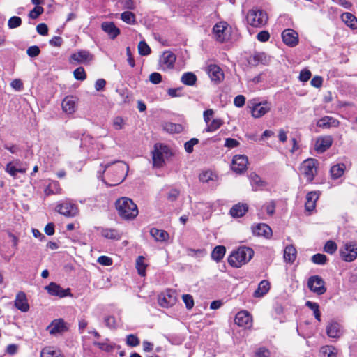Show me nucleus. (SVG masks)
<instances>
[{"mask_svg":"<svg viewBox=\"0 0 357 357\" xmlns=\"http://www.w3.org/2000/svg\"><path fill=\"white\" fill-rule=\"evenodd\" d=\"M115 206L119 215L124 220H132L138 215L137 206L130 198L119 199Z\"/></svg>","mask_w":357,"mask_h":357,"instance_id":"nucleus-1","label":"nucleus"},{"mask_svg":"<svg viewBox=\"0 0 357 357\" xmlns=\"http://www.w3.org/2000/svg\"><path fill=\"white\" fill-rule=\"evenodd\" d=\"M253 255L252 249L242 246L231 253L228 258V263L232 267L239 268L250 261Z\"/></svg>","mask_w":357,"mask_h":357,"instance_id":"nucleus-2","label":"nucleus"},{"mask_svg":"<svg viewBox=\"0 0 357 357\" xmlns=\"http://www.w3.org/2000/svg\"><path fill=\"white\" fill-rule=\"evenodd\" d=\"M248 24L257 28L264 26L268 22V15L262 10L253 8L250 10L245 17Z\"/></svg>","mask_w":357,"mask_h":357,"instance_id":"nucleus-3","label":"nucleus"},{"mask_svg":"<svg viewBox=\"0 0 357 357\" xmlns=\"http://www.w3.org/2000/svg\"><path fill=\"white\" fill-rule=\"evenodd\" d=\"M172 155L169 147L162 144H155L152 151V159L154 167H161L165 164V160Z\"/></svg>","mask_w":357,"mask_h":357,"instance_id":"nucleus-4","label":"nucleus"},{"mask_svg":"<svg viewBox=\"0 0 357 357\" xmlns=\"http://www.w3.org/2000/svg\"><path fill=\"white\" fill-rule=\"evenodd\" d=\"M317 165L318 162L314 158H308L302 162L301 171L308 183H311L314 180L317 172Z\"/></svg>","mask_w":357,"mask_h":357,"instance_id":"nucleus-5","label":"nucleus"},{"mask_svg":"<svg viewBox=\"0 0 357 357\" xmlns=\"http://www.w3.org/2000/svg\"><path fill=\"white\" fill-rule=\"evenodd\" d=\"M341 258L347 262H351L357 258V243L348 241L340 249Z\"/></svg>","mask_w":357,"mask_h":357,"instance_id":"nucleus-6","label":"nucleus"},{"mask_svg":"<svg viewBox=\"0 0 357 357\" xmlns=\"http://www.w3.org/2000/svg\"><path fill=\"white\" fill-rule=\"evenodd\" d=\"M307 287L310 291L317 295H322L326 291L325 282L324 280L319 275H314L309 278L307 281Z\"/></svg>","mask_w":357,"mask_h":357,"instance_id":"nucleus-7","label":"nucleus"},{"mask_svg":"<svg viewBox=\"0 0 357 357\" xmlns=\"http://www.w3.org/2000/svg\"><path fill=\"white\" fill-rule=\"evenodd\" d=\"M47 293L54 296L59 298H64L66 296H71L70 289L69 288L63 289L60 285L55 282H50L49 285L45 287Z\"/></svg>","mask_w":357,"mask_h":357,"instance_id":"nucleus-8","label":"nucleus"},{"mask_svg":"<svg viewBox=\"0 0 357 357\" xmlns=\"http://www.w3.org/2000/svg\"><path fill=\"white\" fill-rule=\"evenodd\" d=\"M176 303V296L174 290L167 289L159 296L158 303L163 307H169Z\"/></svg>","mask_w":357,"mask_h":357,"instance_id":"nucleus-9","label":"nucleus"},{"mask_svg":"<svg viewBox=\"0 0 357 357\" xmlns=\"http://www.w3.org/2000/svg\"><path fill=\"white\" fill-rule=\"evenodd\" d=\"M248 160L245 155H236L231 162V169L236 173L241 174L246 170Z\"/></svg>","mask_w":357,"mask_h":357,"instance_id":"nucleus-10","label":"nucleus"},{"mask_svg":"<svg viewBox=\"0 0 357 357\" xmlns=\"http://www.w3.org/2000/svg\"><path fill=\"white\" fill-rule=\"evenodd\" d=\"M56 210L60 214L67 217H73L78 213L77 206L68 202L59 204L56 207Z\"/></svg>","mask_w":357,"mask_h":357,"instance_id":"nucleus-11","label":"nucleus"},{"mask_svg":"<svg viewBox=\"0 0 357 357\" xmlns=\"http://www.w3.org/2000/svg\"><path fill=\"white\" fill-rule=\"evenodd\" d=\"M333 142V139L330 135L320 136L316 139L314 150L319 153H322L331 146Z\"/></svg>","mask_w":357,"mask_h":357,"instance_id":"nucleus-12","label":"nucleus"},{"mask_svg":"<svg viewBox=\"0 0 357 357\" xmlns=\"http://www.w3.org/2000/svg\"><path fill=\"white\" fill-rule=\"evenodd\" d=\"M93 59V56L88 50H80L73 53L70 56V61H75L77 63L88 64Z\"/></svg>","mask_w":357,"mask_h":357,"instance_id":"nucleus-13","label":"nucleus"},{"mask_svg":"<svg viewBox=\"0 0 357 357\" xmlns=\"http://www.w3.org/2000/svg\"><path fill=\"white\" fill-rule=\"evenodd\" d=\"M176 59V55L171 51H165L160 58V65L163 70L174 68Z\"/></svg>","mask_w":357,"mask_h":357,"instance_id":"nucleus-14","label":"nucleus"},{"mask_svg":"<svg viewBox=\"0 0 357 357\" xmlns=\"http://www.w3.org/2000/svg\"><path fill=\"white\" fill-rule=\"evenodd\" d=\"M235 323L241 327L251 328L252 326V316L246 310L240 311L236 315Z\"/></svg>","mask_w":357,"mask_h":357,"instance_id":"nucleus-15","label":"nucleus"},{"mask_svg":"<svg viewBox=\"0 0 357 357\" xmlns=\"http://www.w3.org/2000/svg\"><path fill=\"white\" fill-rule=\"evenodd\" d=\"M283 42L289 47H295L298 43V35L291 29H287L282 33Z\"/></svg>","mask_w":357,"mask_h":357,"instance_id":"nucleus-16","label":"nucleus"},{"mask_svg":"<svg viewBox=\"0 0 357 357\" xmlns=\"http://www.w3.org/2000/svg\"><path fill=\"white\" fill-rule=\"evenodd\" d=\"M111 165H115V170L119 174V182H122L128 172V165L122 161H115L112 163H107L104 166V171H105Z\"/></svg>","mask_w":357,"mask_h":357,"instance_id":"nucleus-17","label":"nucleus"},{"mask_svg":"<svg viewBox=\"0 0 357 357\" xmlns=\"http://www.w3.org/2000/svg\"><path fill=\"white\" fill-rule=\"evenodd\" d=\"M207 72L211 81L215 83H220L224 79L222 70L217 65L211 64L207 68Z\"/></svg>","mask_w":357,"mask_h":357,"instance_id":"nucleus-18","label":"nucleus"},{"mask_svg":"<svg viewBox=\"0 0 357 357\" xmlns=\"http://www.w3.org/2000/svg\"><path fill=\"white\" fill-rule=\"evenodd\" d=\"M326 334L329 337L339 339L343 335L342 326L336 321H331L326 328Z\"/></svg>","mask_w":357,"mask_h":357,"instance_id":"nucleus-19","label":"nucleus"},{"mask_svg":"<svg viewBox=\"0 0 357 357\" xmlns=\"http://www.w3.org/2000/svg\"><path fill=\"white\" fill-rule=\"evenodd\" d=\"M271 107L267 102L255 104L252 109V115L255 118H260L269 112Z\"/></svg>","mask_w":357,"mask_h":357,"instance_id":"nucleus-20","label":"nucleus"},{"mask_svg":"<svg viewBox=\"0 0 357 357\" xmlns=\"http://www.w3.org/2000/svg\"><path fill=\"white\" fill-rule=\"evenodd\" d=\"M77 104V98L74 96H67L62 101L63 111L71 114L75 112Z\"/></svg>","mask_w":357,"mask_h":357,"instance_id":"nucleus-21","label":"nucleus"},{"mask_svg":"<svg viewBox=\"0 0 357 357\" xmlns=\"http://www.w3.org/2000/svg\"><path fill=\"white\" fill-rule=\"evenodd\" d=\"M101 28L112 39L116 38L120 33L119 29L112 22H102Z\"/></svg>","mask_w":357,"mask_h":357,"instance_id":"nucleus-22","label":"nucleus"},{"mask_svg":"<svg viewBox=\"0 0 357 357\" xmlns=\"http://www.w3.org/2000/svg\"><path fill=\"white\" fill-rule=\"evenodd\" d=\"M339 125L340 122L337 119L328 116L320 119L317 123V126L318 127L325 129L330 128L331 127L337 128Z\"/></svg>","mask_w":357,"mask_h":357,"instance_id":"nucleus-23","label":"nucleus"},{"mask_svg":"<svg viewBox=\"0 0 357 357\" xmlns=\"http://www.w3.org/2000/svg\"><path fill=\"white\" fill-rule=\"evenodd\" d=\"M98 230L104 238L114 241L120 240L121 238V234L115 229L100 227Z\"/></svg>","mask_w":357,"mask_h":357,"instance_id":"nucleus-24","label":"nucleus"},{"mask_svg":"<svg viewBox=\"0 0 357 357\" xmlns=\"http://www.w3.org/2000/svg\"><path fill=\"white\" fill-rule=\"evenodd\" d=\"M15 306L22 312H26L29 309V305L28 304L26 297L24 293L20 292L17 294L15 301Z\"/></svg>","mask_w":357,"mask_h":357,"instance_id":"nucleus-25","label":"nucleus"},{"mask_svg":"<svg viewBox=\"0 0 357 357\" xmlns=\"http://www.w3.org/2000/svg\"><path fill=\"white\" fill-rule=\"evenodd\" d=\"M253 233L256 236H264L266 238H268L272 235L271 228L266 224L261 223L258 224L254 229Z\"/></svg>","mask_w":357,"mask_h":357,"instance_id":"nucleus-26","label":"nucleus"},{"mask_svg":"<svg viewBox=\"0 0 357 357\" xmlns=\"http://www.w3.org/2000/svg\"><path fill=\"white\" fill-rule=\"evenodd\" d=\"M248 206L246 204L238 203L235 204L229 211L233 218L243 217L248 211Z\"/></svg>","mask_w":357,"mask_h":357,"instance_id":"nucleus-27","label":"nucleus"},{"mask_svg":"<svg viewBox=\"0 0 357 357\" xmlns=\"http://www.w3.org/2000/svg\"><path fill=\"white\" fill-rule=\"evenodd\" d=\"M319 199V193L316 191H312L306 195L305 209L308 211H312L316 206V202Z\"/></svg>","mask_w":357,"mask_h":357,"instance_id":"nucleus-28","label":"nucleus"},{"mask_svg":"<svg viewBox=\"0 0 357 357\" xmlns=\"http://www.w3.org/2000/svg\"><path fill=\"white\" fill-rule=\"evenodd\" d=\"M227 24L225 22H220L216 24L213 29V33L217 40L223 42L225 40V29Z\"/></svg>","mask_w":357,"mask_h":357,"instance_id":"nucleus-29","label":"nucleus"},{"mask_svg":"<svg viewBox=\"0 0 357 357\" xmlns=\"http://www.w3.org/2000/svg\"><path fill=\"white\" fill-rule=\"evenodd\" d=\"M20 163V161L17 160L15 162H9L7 164L6 167V172L8 173L10 176L15 177L17 174V173L20 172L23 173L25 172L24 169H22L20 167L19 165Z\"/></svg>","mask_w":357,"mask_h":357,"instance_id":"nucleus-30","label":"nucleus"},{"mask_svg":"<svg viewBox=\"0 0 357 357\" xmlns=\"http://www.w3.org/2000/svg\"><path fill=\"white\" fill-rule=\"evenodd\" d=\"M270 289V283L268 280H264L260 282L257 289L255 291L253 296L256 298L264 296Z\"/></svg>","mask_w":357,"mask_h":357,"instance_id":"nucleus-31","label":"nucleus"},{"mask_svg":"<svg viewBox=\"0 0 357 357\" xmlns=\"http://www.w3.org/2000/svg\"><path fill=\"white\" fill-rule=\"evenodd\" d=\"M150 234L156 241L164 242L169 238V234L166 231L156 228H152Z\"/></svg>","mask_w":357,"mask_h":357,"instance_id":"nucleus-32","label":"nucleus"},{"mask_svg":"<svg viewBox=\"0 0 357 357\" xmlns=\"http://www.w3.org/2000/svg\"><path fill=\"white\" fill-rule=\"evenodd\" d=\"M297 251L292 245H287L284 251V259L285 261L292 264L296 258Z\"/></svg>","mask_w":357,"mask_h":357,"instance_id":"nucleus-33","label":"nucleus"},{"mask_svg":"<svg viewBox=\"0 0 357 357\" xmlns=\"http://www.w3.org/2000/svg\"><path fill=\"white\" fill-rule=\"evenodd\" d=\"M345 169L346 166L344 163L333 165L330 170L331 178L333 179L339 178L344 174Z\"/></svg>","mask_w":357,"mask_h":357,"instance_id":"nucleus-34","label":"nucleus"},{"mask_svg":"<svg viewBox=\"0 0 357 357\" xmlns=\"http://www.w3.org/2000/svg\"><path fill=\"white\" fill-rule=\"evenodd\" d=\"M48 329L50 331V333L56 334L64 331L66 326L64 322L62 320H54L48 326Z\"/></svg>","mask_w":357,"mask_h":357,"instance_id":"nucleus-35","label":"nucleus"},{"mask_svg":"<svg viewBox=\"0 0 357 357\" xmlns=\"http://www.w3.org/2000/svg\"><path fill=\"white\" fill-rule=\"evenodd\" d=\"M338 350L334 346L326 345L320 349L321 357H337Z\"/></svg>","mask_w":357,"mask_h":357,"instance_id":"nucleus-36","label":"nucleus"},{"mask_svg":"<svg viewBox=\"0 0 357 357\" xmlns=\"http://www.w3.org/2000/svg\"><path fill=\"white\" fill-rule=\"evenodd\" d=\"M342 21L353 29H357V18L350 13H344L342 15Z\"/></svg>","mask_w":357,"mask_h":357,"instance_id":"nucleus-37","label":"nucleus"},{"mask_svg":"<svg viewBox=\"0 0 357 357\" xmlns=\"http://www.w3.org/2000/svg\"><path fill=\"white\" fill-rule=\"evenodd\" d=\"M226 252V248L223 245H217L211 252V258L216 262H219L224 257Z\"/></svg>","mask_w":357,"mask_h":357,"instance_id":"nucleus-38","label":"nucleus"},{"mask_svg":"<svg viewBox=\"0 0 357 357\" xmlns=\"http://www.w3.org/2000/svg\"><path fill=\"white\" fill-rule=\"evenodd\" d=\"M41 357H63L61 351L51 347H46L41 351Z\"/></svg>","mask_w":357,"mask_h":357,"instance_id":"nucleus-39","label":"nucleus"},{"mask_svg":"<svg viewBox=\"0 0 357 357\" xmlns=\"http://www.w3.org/2000/svg\"><path fill=\"white\" fill-rule=\"evenodd\" d=\"M224 122L220 119H214L211 121H210L208 124H206V128L204 129V132H213L219 129L222 125Z\"/></svg>","mask_w":357,"mask_h":357,"instance_id":"nucleus-40","label":"nucleus"},{"mask_svg":"<svg viewBox=\"0 0 357 357\" xmlns=\"http://www.w3.org/2000/svg\"><path fill=\"white\" fill-rule=\"evenodd\" d=\"M181 80L185 85L193 86L197 82V77L193 73L188 72L183 74Z\"/></svg>","mask_w":357,"mask_h":357,"instance_id":"nucleus-41","label":"nucleus"},{"mask_svg":"<svg viewBox=\"0 0 357 357\" xmlns=\"http://www.w3.org/2000/svg\"><path fill=\"white\" fill-rule=\"evenodd\" d=\"M217 178V175L210 170L204 171L200 173L199 176V179L202 183H208L210 181H215Z\"/></svg>","mask_w":357,"mask_h":357,"instance_id":"nucleus-42","label":"nucleus"},{"mask_svg":"<svg viewBox=\"0 0 357 357\" xmlns=\"http://www.w3.org/2000/svg\"><path fill=\"white\" fill-rule=\"evenodd\" d=\"M121 19L128 24H136L135 15L130 11H125L121 14Z\"/></svg>","mask_w":357,"mask_h":357,"instance_id":"nucleus-43","label":"nucleus"},{"mask_svg":"<svg viewBox=\"0 0 357 357\" xmlns=\"http://www.w3.org/2000/svg\"><path fill=\"white\" fill-rule=\"evenodd\" d=\"M164 128L166 131L172 133H180L183 130V126L181 124L174 123H165Z\"/></svg>","mask_w":357,"mask_h":357,"instance_id":"nucleus-44","label":"nucleus"},{"mask_svg":"<svg viewBox=\"0 0 357 357\" xmlns=\"http://www.w3.org/2000/svg\"><path fill=\"white\" fill-rule=\"evenodd\" d=\"M146 264H144V257L142 256H139L136 260V268L137 269L138 273L144 276L146 273Z\"/></svg>","mask_w":357,"mask_h":357,"instance_id":"nucleus-45","label":"nucleus"},{"mask_svg":"<svg viewBox=\"0 0 357 357\" xmlns=\"http://www.w3.org/2000/svg\"><path fill=\"white\" fill-rule=\"evenodd\" d=\"M306 306H307L311 310L313 311L316 319L320 321L321 313L319 311V306L318 303L308 301L306 302Z\"/></svg>","mask_w":357,"mask_h":357,"instance_id":"nucleus-46","label":"nucleus"},{"mask_svg":"<svg viewBox=\"0 0 357 357\" xmlns=\"http://www.w3.org/2000/svg\"><path fill=\"white\" fill-rule=\"evenodd\" d=\"M139 54L142 56L149 55L151 53V49L145 41H140L138 44Z\"/></svg>","mask_w":357,"mask_h":357,"instance_id":"nucleus-47","label":"nucleus"},{"mask_svg":"<svg viewBox=\"0 0 357 357\" xmlns=\"http://www.w3.org/2000/svg\"><path fill=\"white\" fill-rule=\"evenodd\" d=\"M312 261L315 264L324 265L327 261V257L324 254H315L312 257Z\"/></svg>","mask_w":357,"mask_h":357,"instance_id":"nucleus-48","label":"nucleus"},{"mask_svg":"<svg viewBox=\"0 0 357 357\" xmlns=\"http://www.w3.org/2000/svg\"><path fill=\"white\" fill-rule=\"evenodd\" d=\"M337 249V244L334 241H327L324 247V250L326 252L331 254V255L335 253L336 252Z\"/></svg>","mask_w":357,"mask_h":357,"instance_id":"nucleus-49","label":"nucleus"},{"mask_svg":"<svg viewBox=\"0 0 357 357\" xmlns=\"http://www.w3.org/2000/svg\"><path fill=\"white\" fill-rule=\"evenodd\" d=\"M22 24V19L17 16L11 17L8 21V26L10 29L19 27Z\"/></svg>","mask_w":357,"mask_h":357,"instance_id":"nucleus-50","label":"nucleus"},{"mask_svg":"<svg viewBox=\"0 0 357 357\" xmlns=\"http://www.w3.org/2000/svg\"><path fill=\"white\" fill-rule=\"evenodd\" d=\"M198 143L199 140L197 138H192L189 141L186 142L184 144L185 151L188 153H192L194 146Z\"/></svg>","mask_w":357,"mask_h":357,"instance_id":"nucleus-51","label":"nucleus"},{"mask_svg":"<svg viewBox=\"0 0 357 357\" xmlns=\"http://www.w3.org/2000/svg\"><path fill=\"white\" fill-rule=\"evenodd\" d=\"M126 344L130 347H137L139 344V340L135 335L130 334L126 337Z\"/></svg>","mask_w":357,"mask_h":357,"instance_id":"nucleus-52","label":"nucleus"},{"mask_svg":"<svg viewBox=\"0 0 357 357\" xmlns=\"http://www.w3.org/2000/svg\"><path fill=\"white\" fill-rule=\"evenodd\" d=\"M73 74L75 78L77 80L83 81L86 79V77L85 70L82 67H78L77 68H76L74 70Z\"/></svg>","mask_w":357,"mask_h":357,"instance_id":"nucleus-53","label":"nucleus"},{"mask_svg":"<svg viewBox=\"0 0 357 357\" xmlns=\"http://www.w3.org/2000/svg\"><path fill=\"white\" fill-rule=\"evenodd\" d=\"M180 195V191L176 188H172L167 194V199L169 202L176 201Z\"/></svg>","mask_w":357,"mask_h":357,"instance_id":"nucleus-54","label":"nucleus"},{"mask_svg":"<svg viewBox=\"0 0 357 357\" xmlns=\"http://www.w3.org/2000/svg\"><path fill=\"white\" fill-rule=\"evenodd\" d=\"M44 12V9L41 6H36L33 10H31L29 13V17L31 19L38 18Z\"/></svg>","mask_w":357,"mask_h":357,"instance_id":"nucleus-55","label":"nucleus"},{"mask_svg":"<svg viewBox=\"0 0 357 357\" xmlns=\"http://www.w3.org/2000/svg\"><path fill=\"white\" fill-rule=\"evenodd\" d=\"M125 125V121L121 116H116L113 119V126L116 130H121Z\"/></svg>","mask_w":357,"mask_h":357,"instance_id":"nucleus-56","label":"nucleus"},{"mask_svg":"<svg viewBox=\"0 0 357 357\" xmlns=\"http://www.w3.org/2000/svg\"><path fill=\"white\" fill-rule=\"evenodd\" d=\"M310 77L311 72L308 69H303L301 71L298 79L301 82H307Z\"/></svg>","mask_w":357,"mask_h":357,"instance_id":"nucleus-57","label":"nucleus"},{"mask_svg":"<svg viewBox=\"0 0 357 357\" xmlns=\"http://www.w3.org/2000/svg\"><path fill=\"white\" fill-rule=\"evenodd\" d=\"M183 301L188 309H191L194 306V300L192 296L189 294H184L183 296Z\"/></svg>","mask_w":357,"mask_h":357,"instance_id":"nucleus-58","label":"nucleus"},{"mask_svg":"<svg viewBox=\"0 0 357 357\" xmlns=\"http://www.w3.org/2000/svg\"><path fill=\"white\" fill-rule=\"evenodd\" d=\"M40 48L36 45L31 46L26 50V53L30 57L37 56L40 54Z\"/></svg>","mask_w":357,"mask_h":357,"instance_id":"nucleus-59","label":"nucleus"},{"mask_svg":"<svg viewBox=\"0 0 357 357\" xmlns=\"http://www.w3.org/2000/svg\"><path fill=\"white\" fill-rule=\"evenodd\" d=\"M105 324L109 328H116V319L113 316H108L105 318Z\"/></svg>","mask_w":357,"mask_h":357,"instance_id":"nucleus-60","label":"nucleus"},{"mask_svg":"<svg viewBox=\"0 0 357 357\" xmlns=\"http://www.w3.org/2000/svg\"><path fill=\"white\" fill-rule=\"evenodd\" d=\"M149 80L154 84H159L162 81V75L159 73H152L149 75Z\"/></svg>","mask_w":357,"mask_h":357,"instance_id":"nucleus-61","label":"nucleus"},{"mask_svg":"<svg viewBox=\"0 0 357 357\" xmlns=\"http://www.w3.org/2000/svg\"><path fill=\"white\" fill-rule=\"evenodd\" d=\"M97 261L102 266H110L112 264V259L107 256H100L98 258Z\"/></svg>","mask_w":357,"mask_h":357,"instance_id":"nucleus-62","label":"nucleus"},{"mask_svg":"<svg viewBox=\"0 0 357 357\" xmlns=\"http://www.w3.org/2000/svg\"><path fill=\"white\" fill-rule=\"evenodd\" d=\"M257 38L260 42H266L270 38V34L266 31H261L257 34Z\"/></svg>","mask_w":357,"mask_h":357,"instance_id":"nucleus-63","label":"nucleus"},{"mask_svg":"<svg viewBox=\"0 0 357 357\" xmlns=\"http://www.w3.org/2000/svg\"><path fill=\"white\" fill-rule=\"evenodd\" d=\"M255 356L257 357H270V351L264 347H261L256 351Z\"/></svg>","mask_w":357,"mask_h":357,"instance_id":"nucleus-64","label":"nucleus"}]
</instances>
